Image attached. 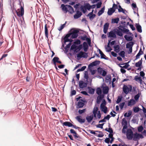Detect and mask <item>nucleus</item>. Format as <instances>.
Returning a JSON list of instances; mask_svg holds the SVG:
<instances>
[{
    "mask_svg": "<svg viewBox=\"0 0 146 146\" xmlns=\"http://www.w3.org/2000/svg\"><path fill=\"white\" fill-rule=\"evenodd\" d=\"M82 48V45L76 46L75 44H73L70 47V52H73L74 53H77L80 51Z\"/></svg>",
    "mask_w": 146,
    "mask_h": 146,
    "instance_id": "1",
    "label": "nucleus"
},
{
    "mask_svg": "<svg viewBox=\"0 0 146 146\" xmlns=\"http://www.w3.org/2000/svg\"><path fill=\"white\" fill-rule=\"evenodd\" d=\"M21 2L19 3L21 9H18L17 10L15 11L17 16L19 17L22 16L24 14V8L21 5Z\"/></svg>",
    "mask_w": 146,
    "mask_h": 146,
    "instance_id": "2",
    "label": "nucleus"
},
{
    "mask_svg": "<svg viewBox=\"0 0 146 146\" xmlns=\"http://www.w3.org/2000/svg\"><path fill=\"white\" fill-rule=\"evenodd\" d=\"M129 87L127 86L124 85L123 87V92L126 94H128L129 92H131L132 91V86L131 85H128Z\"/></svg>",
    "mask_w": 146,
    "mask_h": 146,
    "instance_id": "3",
    "label": "nucleus"
},
{
    "mask_svg": "<svg viewBox=\"0 0 146 146\" xmlns=\"http://www.w3.org/2000/svg\"><path fill=\"white\" fill-rule=\"evenodd\" d=\"M134 133L131 129H128L126 133L127 138L129 140H131L133 138Z\"/></svg>",
    "mask_w": 146,
    "mask_h": 146,
    "instance_id": "4",
    "label": "nucleus"
},
{
    "mask_svg": "<svg viewBox=\"0 0 146 146\" xmlns=\"http://www.w3.org/2000/svg\"><path fill=\"white\" fill-rule=\"evenodd\" d=\"M143 138V136L141 134L136 133L134 134L133 139L135 141H136L139 139L140 138L142 139Z\"/></svg>",
    "mask_w": 146,
    "mask_h": 146,
    "instance_id": "5",
    "label": "nucleus"
},
{
    "mask_svg": "<svg viewBox=\"0 0 146 146\" xmlns=\"http://www.w3.org/2000/svg\"><path fill=\"white\" fill-rule=\"evenodd\" d=\"M70 34H67L64 37L63 39L64 40V43H62V47H64V46L65 45V44L66 42H71V41L68 38L70 37Z\"/></svg>",
    "mask_w": 146,
    "mask_h": 146,
    "instance_id": "6",
    "label": "nucleus"
},
{
    "mask_svg": "<svg viewBox=\"0 0 146 146\" xmlns=\"http://www.w3.org/2000/svg\"><path fill=\"white\" fill-rule=\"evenodd\" d=\"M89 82H84L83 81H80L79 82V86L81 88H83L87 86V84H88Z\"/></svg>",
    "mask_w": 146,
    "mask_h": 146,
    "instance_id": "7",
    "label": "nucleus"
},
{
    "mask_svg": "<svg viewBox=\"0 0 146 146\" xmlns=\"http://www.w3.org/2000/svg\"><path fill=\"white\" fill-rule=\"evenodd\" d=\"M100 63V61L98 60H96L90 63L88 66V68L89 69L91 68L94 66H96L99 65Z\"/></svg>",
    "mask_w": 146,
    "mask_h": 146,
    "instance_id": "8",
    "label": "nucleus"
},
{
    "mask_svg": "<svg viewBox=\"0 0 146 146\" xmlns=\"http://www.w3.org/2000/svg\"><path fill=\"white\" fill-rule=\"evenodd\" d=\"M79 31L78 30H74L72 33H70V35H71V37L72 38H76L78 36V33Z\"/></svg>",
    "mask_w": 146,
    "mask_h": 146,
    "instance_id": "9",
    "label": "nucleus"
},
{
    "mask_svg": "<svg viewBox=\"0 0 146 146\" xmlns=\"http://www.w3.org/2000/svg\"><path fill=\"white\" fill-rule=\"evenodd\" d=\"M86 102L85 100L83 99L80 100L78 102L77 106L78 108H82L84 105V102Z\"/></svg>",
    "mask_w": 146,
    "mask_h": 146,
    "instance_id": "10",
    "label": "nucleus"
},
{
    "mask_svg": "<svg viewBox=\"0 0 146 146\" xmlns=\"http://www.w3.org/2000/svg\"><path fill=\"white\" fill-rule=\"evenodd\" d=\"M70 131L71 133L74 134L73 136L75 139H77L78 138H80V137L79 135H78V134L74 129H70Z\"/></svg>",
    "mask_w": 146,
    "mask_h": 146,
    "instance_id": "11",
    "label": "nucleus"
},
{
    "mask_svg": "<svg viewBox=\"0 0 146 146\" xmlns=\"http://www.w3.org/2000/svg\"><path fill=\"white\" fill-rule=\"evenodd\" d=\"M81 116L80 115L77 116L76 117V119L80 123H84L85 121V119H82L81 118Z\"/></svg>",
    "mask_w": 146,
    "mask_h": 146,
    "instance_id": "12",
    "label": "nucleus"
},
{
    "mask_svg": "<svg viewBox=\"0 0 146 146\" xmlns=\"http://www.w3.org/2000/svg\"><path fill=\"white\" fill-rule=\"evenodd\" d=\"M71 45V43L70 42L66 46L64 47H63L64 50V52L65 54H66L68 52V50H69L70 46Z\"/></svg>",
    "mask_w": 146,
    "mask_h": 146,
    "instance_id": "13",
    "label": "nucleus"
},
{
    "mask_svg": "<svg viewBox=\"0 0 146 146\" xmlns=\"http://www.w3.org/2000/svg\"><path fill=\"white\" fill-rule=\"evenodd\" d=\"M136 101L133 99H131L128 102L127 105L129 106H131L135 104Z\"/></svg>",
    "mask_w": 146,
    "mask_h": 146,
    "instance_id": "14",
    "label": "nucleus"
},
{
    "mask_svg": "<svg viewBox=\"0 0 146 146\" xmlns=\"http://www.w3.org/2000/svg\"><path fill=\"white\" fill-rule=\"evenodd\" d=\"M104 95H99L97 98L96 102L98 104H100L103 98H104Z\"/></svg>",
    "mask_w": 146,
    "mask_h": 146,
    "instance_id": "15",
    "label": "nucleus"
},
{
    "mask_svg": "<svg viewBox=\"0 0 146 146\" xmlns=\"http://www.w3.org/2000/svg\"><path fill=\"white\" fill-rule=\"evenodd\" d=\"M82 15L81 12L79 11H76V13L74 16V18L75 19H77L79 18Z\"/></svg>",
    "mask_w": 146,
    "mask_h": 146,
    "instance_id": "16",
    "label": "nucleus"
},
{
    "mask_svg": "<svg viewBox=\"0 0 146 146\" xmlns=\"http://www.w3.org/2000/svg\"><path fill=\"white\" fill-rule=\"evenodd\" d=\"M114 5H113V7L112 8H110L108 9V14L109 15H111L112 14L115 12L114 9H113V7H114Z\"/></svg>",
    "mask_w": 146,
    "mask_h": 146,
    "instance_id": "17",
    "label": "nucleus"
},
{
    "mask_svg": "<svg viewBox=\"0 0 146 146\" xmlns=\"http://www.w3.org/2000/svg\"><path fill=\"white\" fill-rule=\"evenodd\" d=\"M48 26L47 24H45V34L46 37V39L48 40Z\"/></svg>",
    "mask_w": 146,
    "mask_h": 146,
    "instance_id": "18",
    "label": "nucleus"
},
{
    "mask_svg": "<svg viewBox=\"0 0 146 146\" xmlns=\"http://www.w3.org/2000/svg\"><path fill=\"white\" fill-rule=\"evenodd\" d=\"M135 27L138 32L141 33L142 32L141 27L139 23H136Z\"/></svg>",
    "mask_w": 146,
    "mask_h": 146,
    "instance_id": "19",
    "label": "nucleus"
},
{
    "mask_svg": "<svg viewBox=\"0 0 146 146\" xmlns=\"http://www.w3.org/2000/svg\"><path fill=\"white\" fill-rule=\"evenodd\" d=\"M134 80L137 82L139 81L140 84H142V80L140 76H139L138 75L135 76L134 78Z\"/></svg>",
    "mask_w": 146,
    "mask_h": 146,
    "instance_id": "20",
    "label": "nucleus"
},
{
    "mask_svg": "<svg viewBox=\"0 0 146 146\" xmlns=\"http://www.w3.org/2000/svg\"><path fill=\"white\" fill-rule=\"evenodd\" d=\"M108 27L109 23H106L104 25L103 31L104 33L106 34L107 33Z\"/></svg>",
    "mask_w": 146,
    "mask_h": 146,
    "instance_id": "21",
    "label": "nucleus"
},
{
    "mask_svg": "<svg viewBox=\"0 0 146 146\" xmlns=\"http://www.w3.org/2000/svg\"><path fill=\"white\" fill-rule=\"evenodd\" d=\"M109 89V88L108 86L104 87L102 88L103 93L104 94H108V92Z\"/></svg>",
    "mask_w": 146,
    "mask_h": 146,
    "instance_id": "22",
    "label": "nucleus"
},
{
    "mask_svg": "<svg viewBox=\"0 0 146 146\" xmlns=\"http://www.w3.org/2000/svg\"><path fill=\"white\" fill-rule=\"evenodd\" d=\"M93 119V115L87 116L86 117V119L88 123H90Z\"/></svg>",
    "mask_w": 146,
    "mask_h": 146,
    "instance_id": "23",
    "label": "nucleus"
},
{
    "mask_svg": "<svg viewBox=\"0 0 146 146\" xmlns=\"http://www.w3.org/2000/svg\"><path fill=\"white\" fill-rule=\"evenodd\" d=\"M105 81L107 83L110 84L111 81V78L110 76H106L105 78Z\"/></svg>",
    "mask_w": 146,
    "mask_h": 146,
    "instance_id": "24",
    "label": "nucleus"
},
{
    "mask_svg": "<svg viewBox=\"0 0 146 146\" xmlns=\"http://www.w3.org/2000/svg\"><path fill=\"white\" fill-rule=\"evenodd\" d=\"M68 7V11L71 14L73 13L74 12V10L73 8L70 5H66Z\"/></svg>",
    "mask_w": 146,
    "mask_h": 146,
    "instance_id": "25",
    "label": "nucleus"
},
{
    "mask_svg": "<svg viewBox=\"0 0 146 146\" xmlns=\"http://www.w3.org/2000/svg\"><path fill=\"white\" fill-rule=\"evenodd\" d=\"M124 37L125 40L128 41H131L133 40V37L131 36H129L127 35H125Z\"/></svg>",
    "mask_w": 146,
    "mask_h": 146,
    "instance_id": "26",
    "label": "nucleus"
},
{
    "mask_svg": "<svg viewBox=\"0 0 146 146\" xmlns=\"http://www.w3.org/2000/svg\"><path fill=\"white\" fill-rule=\"evenodd\" d=\"M72 124L70 122L66 121L63 123V126H68V127H71Z\"/></svg>",
    "mask_w": 146,
    "mask_h": 146,
    "instance_id": "27",
    "label": "nucleus"
},
{
    "mask_svg": "<svg viewBox=\"0 0 146 146\" xmlns=\"http://www.w3.org/2000/svg\"><path fill=\"white\" fill-rule=\"evenodd\" d=\"M108 37L115 38L116 37V35L112 31H111L109 33Z\"/></svg>",
    "mask_w": 146,
    "mask_h": 146,
    "instance_id": "28",
    "label": "nucleus"
},
{
    "mask_svg": "<svg viewBox=\"0 0 146 146\" xmlns=\"http://www.w3.org/2000/svg\"><path fill=\"white\" fill-rule=\"evenodd\" d=\"M133 44L134 42H130L127 44L126 45V48H132Z\"/></svg>",
    "mask_w": 146,
    "mask_h": 146,
    "instance_id": "29",
    "label": "nucleus"
},
{
    "mask_svg": "<svg viewBox=\"0 0 146 146\" xmlns=\"http://www.w3.org/2000/svg\"><path fill=\"white\" fill-rule=\"evenodd\" d=\"M114 50L117 53H119L120 50L119 46V45H117L115 46L114 47Z\"/></svg>",
    "mask_w": 146,
    "mask_h": 146,
    "instance_id": "30",
    "label": "nucleus"
},
{
    "mask_svg": "<svg viewBox=\"0 0 146 146\" xmlns=\"http://www.w3.org/2000/svg\"><path fill=\"white\" fill-rule=\"evenodd\" d=\"M88 88L89 90V94H93L95 92V89L92 88L90 87H88Z\"/></svg>",
    "mask_w": 146,
    "mask_h": 146,
    "instance_id": "31",
    "label": "nucleus"
},
{
    "mask_svg": "<svg viewBox=\"0 0 146 146\" xmlns=\"http://www.w3.org/2000/svg\"><path fill=\"white\" fill-rule=\"evenodd\" d=\"M84 50V51H87L88 48V46L86 42H84L83 43Z\"/></svg>",
    "mask_w": 146,
    "mask_h": 146,
    "instance_id": "32",
    "label": "nucleus"
},
{
    "mask_svg": "<svg viewBox=\"0 0 146 146\" xmlns=\"http://www.w3.org/2000/svg\"><path fill=\"white\" fill-rule=\"evenodd\" d=\"M82 38L84 40L86 39V40L87 41L88 44L89 45H90L91 44V40L90 38H87L86 36L82 37Z\"/></svg>",
    "mask_w": 146,
    "mask_h": 146,
    "instance_id": "33",
    "label": "nucleus"
},
{
    "mask_svg": "<svg viewBox=\"0 0 146 146\" xmlns=\"http://www.w3.org/2000/svg\"><path fill=\"white\" fill-rule=\"evenodd\" d=\"M61 7H62V10L65 13H67L68 11L67 7L63 4L61 5Z\"/></svg>",
    "mask_w": 146,
    "mask_h": 146,
    "instance_id": "34",
    "label": "nucleus"
},
{
    "mask_svg": "<svg viewBox=\"0 0 146 146\" xmlns=\"http://www.w3.org/2000/svg\"><path fill=\"white\" fill-rule=\"evenodd\" d=\"M119 21V18L113 19H111V23H117Z\"/></svg>",
    "mask_w": 146,
    "mask_h": 146,
    "instance_id": "35",
    "label": "nucleus"
},
{
    "mask_svg": "<svg viewBox=\"0 0 146 146\" xmlns=\"http://www.w3.org/2000/svg\"><path fill=\"white\" fill-rule=\"evenodd\" d=\"M105 10V7H104L102 8L98 12V16H100L102 15L104 12Z\"/></svg>",
    "mask_w": 146,
    "mask_h": 146,
    "instance_id": "36",
    "label": "nucleus"
},
{
    "mask_svg": "<svg viewBox=\"0 0 146 146\" xmlns=\"http://www.w3.org/2000/svg\"><path fill=\"white\" fill-rule=\"evenodd\" d=\"M142 59L139 61L138 62H136L135 64V66L136 67H140L142 66Z\"/></svg>",
    "mask_w": 146,
    "mask_h": 146,
    "instance_id": "37",
    "label": "nucleus"
},
{
    "mask_svg": "<svg viewBox=\"0 0 146 146\" xmlns=\"http://www.w3.org/2000/svg\"><path fill=\"white\" fill-rule=\"evenodd\" d=\"M122 125H123V126H126V127H127V121L126 120L125 118H123L122 119Z\"/></svg>",
    "mask_w": 146,
    "mask_h": 146,
    "instance_id": "38",
    "label": "nucleus"
},
{
    "mask_svg": "<svg viewBox=\"0 0 146 146\" xmlns=\"http://www.w3.org/2000/svg\"><path fill=\"white\" fill-rule=\"evenodd\" d=\"M96 93L99 95H102V90L100 88H98L96 90Z\"/></svg>",
    "mask_w": 146,
    "mask_h": 146,
    "instance_id": "39",
    "label": "nucleus"
},
{
    "mask_svg": "<svg viewBox=\"0 0 146 146\" xmlns=\"http://www.w3.org/2000/svg\"><path fill=\"white\" fill-rule=\"evenodd\" d=\"M101 110L104 113H106L108 111V108L107 107H103L100 108Z\"/></svg>",
    "mask_w": 146,
    "mask_h": 146,
    "instance_id": "40",
    "label": "nucleus"
},
{
    "mask_svg": "<svg viewBox=\"0 0 146 146\" xmlns=\"http://www.w3.org/2000/svg\"><path fill=\"white\" fill-rule=\"evenodd\" d=\"M84 78L86 79V82H89V81H88L89 77H88V73L87 71L85 72V73H84Z\"/></svg>",
    "mask_w": 146,
    "mask_h": 146,
    "instance_id": "41",
    "label": "nucleus"
},
{
    "mask_svg": "<svg viewBox=\"0 0 146 146\" xmlns=\"http://www.w3.org/2000/svg\"><path fill=\"white\" fill-rule=\"evenodd\" d=\"M106 104V100L104 99L102 101V103L101 104L100 107V108H102V107H103L104 106L106 107L105 105Z\"/></svg>",
    "mask_w": 146,
    "mask_h": 146,
    "instance_id": "42",
    "label": "nucleus"
},
{
    "mask_svg": "<svg viewBox=\"0 0 146 146\" xmlns=\"http://www.w3.org/2000/svg\"><path fill=\"white\" fill-rule=\"evenodd\" d=\"M141 109H140L138 107H135L133 109V111L135 113H137Z\"/></svg>",
    "mask_w": 146,
    "mask_h": 146,
    "instance_id": "43",
    "label": "nucleus"
},
{
    "mask_svg": "<svg viewBox=\"0 0 146 146\" xmlns=\"http://www.w3.org/2000/svg\"><path fill=\"white\" fill-rule=\"evenodd\" d=\"M59 58L58 57H54L52 59V61H53L55 66H56V63H57Z\"/></svg>",
    "mask_w": 146,
    "mask_h": 146,
    "instance_id": "44",
    "label": "nucleus"
},
{
    "mask_svg": "<svg viewBox=\"0 0 146 146\" xmlns=\"http://www.w3.org/2000/svg\"><path fill=\"white\" fill-rule=\"evenodd\" d=\"M81 11H82L83 13H85L86 11V9L85 7V5H82L80 7Z\"/></svg>",
    "mask_w": 146,
    "mask_h": 146,
    "instance_id": "45",
    "label": "nucleus"
},
{
    "mask_svg": "<svg viewBox=\"0 0 146 146\" xmlns=\"http://www.w3.org/2000/svg\"><path fill=\"white\" fill-rule=\"evenodd\" d=\"M140 94H141L140 93V92H138L137 94L134 96V98L135 101H137L138 100L140 96Z\"/></svg>",
    "mask_w": 146,
    "mask_h": 146,
    "instance_id": "46",
    "label": "nucleus"
},
{
    "mask_svg": "<svg viewBox=\"0 0 146 146\" xmlns=\"http://www.w3.org/2000/svg\"><path fill=\"white\" fill-rule=\"evenodd\" d=\"M105 49L106 51L108 52H110L112 50L110 46L109 43L107 45V46L105 48Z\"/></svg>",
    "mask_w": 146,
    "mask_h": 146,
    "instance_id": "47",
    "label": "nucleus"
},
{
    "mask_svg": "<svg viewBox=\"0 0 146 146\" xmlns=\"http://www.w3.org/2000/svg\"><path fill=\"white\" fill-rule=\"evenodd\" d=\"M66 23V22L64 24L61 25V26L60 27H59L58 29V30L59 31H60L61 30H62L65 27Z\"/></svg>",
    "mask_w": 146,
    "mask_h": 146,
    "instance_id": "48",
    "label": "nucleus"
},
{
    "mask_svg": "<svg viewBox=\"0 0 146 146\" xmlns=\"http://www.w3.org/2000/svg\"><path fill=\"white\" fill-rule=\"evenodd\" d=\"M116 34L118 36H122L123 35V32L119 30H117L116 31Z\"/></svg>",
    "mask_w": 146,
    "mask_h": 146,
    "instance_id": "49",
    "label": "nucleus"
},
{
    "mask_svg": "<svg viewBox=\"0 0 146 146\" xmlns=\"http://www.w3.org/2000/svg\"><path fill=\"white\" fill-rule=\"evenodd\" d=\"M108 136L110 138H111V140L110 141V143H112L114 139V138L113 137V134H111V135H110V134H109L108 135Z\"/></svg>",
    "mask_w": 146,
    "mask_h": 146,
    "instance_id": "50",
    "label": "nucleus"
},
{
    "mask_svg": "<svg viewBox=\"0 0 146 146\" xmlns=\"http://www.w3.org/2000/svg\"><path fill=\"white\" fill-rule=\"evenodd\" d=\"M124 27L122 26L121 25L119 26L118 27V30L121 31L123 33V31L124 30Z\"/></svg>",
    "mask_w": 146,
    "mask_h": 146,
    "instance_id": "51",
    "label": "nucleus"
},
{
    "mask_svg": "<svg viewBox=\"0 0 146 146\" xmlns=\"http://www.w3.org/2000/svg\"><path fill=\"white\" fill-rule=\"evenodd\" d=\"M122 98V97L121 96H118L117 99L116 101L117 104H118L120 103L121 101Z\"/></svg>",
    "mask_w": 146,
    "mask_h": 146,
    "instance_id": "52",
    "label": "nucleus"
},
{
    "mask_svg": "<svg viewBox=\"0 0 146 146\" xmlns=\"http://www.w3.org/2000/svg\"><path fill=\"white\" fill-rule=\"evenodd\" d=\"M137 87L136 86H134L132 87V89L131 91L134 94H137V91H136V89Z\"/></svg>",
    "mask_w": 146,
    "mask_h": 146,
    "instance_id": "53",
    "label": "nucleus"
},
{
    "mask_svg": "<svg viewBox=\"0 0 146 146\" xmlns=\"http://www.w3.org/2000/svg\"><path fill=\"white\" fill-rule=\"evenodd\" d=\"M86 111V109H84L82 110L80 109L78 110V113L80 114L84 113Z\"/></svg>",
    "mask_w": 146,
    "mask_h": 146,
    "instance_id": "54",
    "label": "nucleus"
},
{
    "mask_svg": "<svg viewBox=\"0 0 146 146\" xmlns=\"http://www.w3.org/2000/svg\"><path fill=\"white\" fill-rule=\"evenodd\" d=\"M86 9L89 10L91 8V6L88 3L85 5Z\"/></svg>",
    "mask_w": 146,
    "mask_h": 146,
    "instance_id": "55",
    "label": "nucleus"
},
{
    "mask_svg": "<svg viewBox=\"0 0 146 146\" xmlns=\"http://www.w3.org/2000/svg\"><path fill=\"white\" fill-rule=\"evenodd\" d=\"M143 129V127L141 126H139L138 127L137 129L138 131L139 132H141L142 131Z\"/></svg>",
    "mask_w": 146,
    "mask_h": 146,
    "instance_id": "56",
    "label": "nucleus"
},
{
    "mask_svg": "<svg viewBox=\"0 0 146 146\" xmlns=\"http://www.w3.org/2000/svg\"><path fill=\"white\" fill-rule=\"evenodd\" d=\"M122 65L125 64V65L123 66V68L127 69L129 66V65L128 64V62L127 63H125L123 64H122Z\"/></svg>",
    "mask_w": 146,
    "mask_h": 146,
    "instance_id": "57",
    "label": "nucleus"
},
{
    "mask_svg": "<svg viewBox=\"0 0 146 146\" xmlns=\"http://www.w3.org/2000/svg\"><path fill=\"white\" fill-rule=\"evenodd\" d=\"M125 104V102H123L120 104L119 106L121 109L122 110L123 109V108Z\"/></svg>",
    "mask_w": 146,
    "mask_h": 146,
    "instance_id": "58",
    "label": "nucleus"
},
{
    "mask_svg": "<svg viewBox=\"0 0 146 146\" xmlns=\"http://www.w3.org/2000/svg\"><path fill=\"white\" fill-rule=\"evenodd\" d=\"M132 6L133 8L135 9V10H137V11H138V8L137 7L135 3H133L132 4Z\"/></svg>",
    "mask_w": 146,
    "mask_h": 146,
    "instance_id": "59",
    "label": "nucleus"
},
{
    "mask_svg": "<svg viewBox=\"0 0 146 146\" xmlns=\"http://www.w3.org/2000/svg\"><path fill=\"white\" fill-rule=\"evenodd\" d=\"M104 123L101 124H99L98 125H96V127L97 128H100L101 129H103V125H104Z\"/></svg>",
    "mask_w": 146,
    "mask_h": 146,
    "instance_id": "60",
    "label": "nucleus"
},
{
    "mask_svg": "<svg viewBox=\"0 0 146 146\" xmlns=\"http://www.w3.org/2000/svg\"><path fill=\"white\" fill-rule=\"evenodd\" d=\"M81 43V42L80 40L79 39H77L74 42V44L79 45Z\"/></svg>",
    "mask_w": 146,
    "mask_h": 146,
    "instance_id": "61",
    "label": "nucleus"
},
{
    "mask_svg": "<svg viewBox=\"0 0 146 146\" xmlns=\"http://www.w3.org/2000/svg\"><path fill=\"white\" fill-rule=\"evenodd\" d=\"M127 127H126V126H123V128L122 129V132L123 133H127L125 130L127 129Z\"/></svg>",
    "mask_w": 146,
    "mask_h": 146,
    "instance_id": "62",
    "label": "nucleus"
},
{
    "mask_svg": "<svg viewBox=\"0 0 146 146\" xmlns=\"http://www.w3.org/2000/svg\"><path fill=\"white\" fill-rule=\"evenodd\" d=\"M97 70L98 72L100 73L101 74H102V72L103 70L100 67H98V68Z\"/></svg>",
    "mask_w": 146,
    "mask_h": 146,
    "instance_id": "63",
    "label": "nucleus"
},
{
    "mask_svg": "<svg viewBox=\"0 0 146 146\" xmlns=\"http://www.w3.org/2000/svg\"><path fill=\"white\" fill-rule=\"evenodd\" d=\"M102 3L101 2H99L98 3L96 4V7L97 8H100L101 6Z\"/></svg>",
    "mask_w": 146,
    "mask_h": 146,
    "instance_id": "64",
    "label": "nucleus"
}]
</instances>
